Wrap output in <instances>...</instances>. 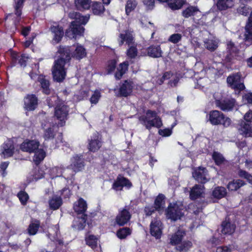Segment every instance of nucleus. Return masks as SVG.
<instances>
[{
    "mask_svg": "<svg viewBox=\"0 0 252 252\" xmlns=\"http://www.w3.org/2000/svg\"><path fill=\"white\" fill-rule=\"evenodd\" d=\"M69 17L75 20L71 23L70 26L65 32L66 35L70 38H76L78 36L83 35L84 28L81 25H86L90 19L88 15H81L76 12H70Z\"/></svg>",
    "mask_w": 252,
    "mask_h": 252,
    "instance_id": "obj_2",
    "label": "nucleus"
},
{
    "mask_svg": "<svg viewBox=\"0 0 252 252\" xmlns=\"http://www.w3.org/2000/svg\"><path fill=\"white\" fill-rule=\"evenodd\" d=\"M50 208L53 210H57L62 204V199L60 196L58 194L54 195L49 202Z\"/></svg>",
    "mask_w": 252,
    "mask_h": 252,
    "instance_id": "obj_35",
    "label": "nucleus"
},
{
    "mask_svg": "<svg viewBox=\"0 0 252 252\" xmlns=\"http://www.w3.org/2000/svg\"><path fill=\"white\" fill-rule=\"evenodd\" d=\"M86 220L85 215H84L81 218H77L74 220L72 226L77 230H82L85 226Z\"/></svg>",
    "mask_w": 252,
    "mask_h": 252,
    "instance_id": "obj_40",
    "label": "nucleus"
},
{
    "mask_svg": "<svg viewBox=\"0 0 252 252\" xmlns=\"http://www.w3.org/2000/svg\"><path fill=\"white\" fill-rule=\"evenodd\" d=\"M38 103V99L34 94H28L24 98V108L27 111L34 110Z\"/></svg>",
    "mask_w": 252,
    "mask_h": 252,
    "instance_id": "obj_18",
    "label": "nucleus"
},
{
    "mask_svg": "<svg viewBox=\"0 0 252 252\" xmlns=\"http://www.w3.org/2000/svg\"><path fill=\"white\" fill-rule=\"evenodd\" d=\"M209 121L213 125H222L224 127L230 126L232 123L229 118L225 117L223 113L218 110L210 112Z\"/></svg>",
    "mask_w": 252,
    "mask_h": 252,
    "instance_id": "obj_6",
    "label": "nucleus"
},
{
    "mask_svg": "<svg viewBox=\"0 0 252 252\" xmlns=\"http://www.w3.org/2000/svg\"><path fill=\"white\" fill-rule=\"evenodd\" d=\"M204 188L203 185H195L190 190V198L192 200L203 197Z\"/></svg>",
    "mask_w": 252,
    "mask_h": 252,
    "instance_id": "obj_26",
    "label": "nucleus"
},
{
    "mask_svg": "<svg viewBox=\"0 0 252 252\" xmlns=\"http://www.w3.org/2000/svg\"><path fill=\"white\" fill-rule=\"evenodd\" d=\"M139 121L147 129L153 126L159 127L162 125L161 120L157 116V113L151 110L147 111L145 116H141Z\"/></svg>",
    "mask_w": 252,
    "mask_h": 252,
    "instance_id": "obj_4",
    "label": "nucleus"
},
{
    "mask_svg": "<svg viewBox=\"0 0 252 252\" xmlns=\"http://www.w3.org/2000/svg\"><path fill=\"white\" fill-rule=\"evenodd\" d=\"M14 152L13 143L11 140H8L1 146L0 155L4 158L11 157Z\"/></svg>",
    "mask_w": 252,
    "mask_h": 252,
    "instance_id": "obj_13",
    "label": "nucleus"
},
{
    "mask_svg": "<svg viewBox=\"0 0 252 252\" xmlns=\"http://www.w3.org/2000/svg\"><path fill=\"white\" fill-rule=\"evenodd\" d=\"M75 48L74 51L72 53L73 57L78 59H82L86 55V52L84 47L79 44L74 45Z\"/></svg>",
    "mask_w": 252,
    "mask_h": 252,
    "instance_id": "obj_32",
    "label": "nucleus"
},
{
    "mask_svg": "<svg viewBox=\"0 0 252 252\" xmlns=\"http://www.w3.org/2000/svg\"><path fill=\"white\" fill-rule=\"evenodd\" d=\"M215 104L217 107L224 111L231 110L235 104V101L233 98L218 99L215 98Z\"/></svg>",
    "mask_w": 252,
    "mask_h": 252,
    "instance_id": "obj_12",
    "label": "nucleus"
},
{
    "mask_svg": "<svg viewBox=\"0 0 252 252\" xmlns=\"http://www.w3.org/2000/svg\"><path fill=\"white\" fill-rule=\"evenodd\" d=\"M39 143L35 140H26L24 141L20 145V149L23 152L28 153L33 152L35 150L38 148Z\"/></svg>",
    "mask_w": 252,
    "mask_h": 252,
    "instance_id": "obj_14",
    "label": "nucleus"
},
{
    "mask_svg": "<svg viewBox=\"0 0 252 252\" xmlns=\"http://www.w3.org/2000/svg\"><path fill=\"white\" fill-rule=\"evenodd\" d=\"M171 77H172V79L169 81V85L171 87L176 86L179 81V77L176 75H173L169 72H166L163 75L158 84H161L165 80L170 79Z\"/></svg>",
    "mask_w": 252,
    "mask_h": 252,
    "instance_id": "obj_29",
    "label": "nucleus"
},
{
    "mask_svg": "<svg viewBox=\"0 0 252 252\" xmlns=\"http://www.w3.org/2000/svg\"><path fill=\"white\" fill-rule=\"evenodd\" d=\"M226 194V189L223 187L216 188L212 192V195L214 197L220 199L223 197Z\"/></svg>",
    "mask_w": 252,
    "mask_h": 252,
    "instance_id": "obj_44",
    "label": "nucleus"
},
{
    "mask_svg": "<svg viewBox=\"0 0 252 252\" xmlns=\"http://www.w3.org/2000/svg\"><path fill=\"white\" fill-rule=\"evenodd\" d=\"M239 175L241 177L246 179L250 184H252V176L245 171L242 170H240Z\"/></svg>",
    "mask_w": 252,
    "mask_h": 252,
    "instance_id": "obj_59",
    "label": "nucleus"
},
{
    "mask_svg": "<svg viewBox=\"0 0 252 252\" xmlns=\"http://www.w3.org/2000/svg\"><path fill=\"white\" fill-rule=\"evenodd\" d=\"M71 163L70 168L74 172H78L83 169L84 164V162L80 157L75 156L71 159Z\"/></svg>",
    "mask_w": 252,
    "mask_h": 252,
    "instance_id": "obj_23",
    "label": "nucleus"
},
{
    "mask_svg": "<svg viewBox=\"0 0 252 252\" xmlns=\"http://www.w3.org/2000/svg\"><path fill=\"white\" fill-rule=\"evenodd\" d=\"M120 40L119 44L121 45L124 41L129 46V48L127 50V56L130 58H134L137 55V50L133 44V36L132 32L129 31H126L124 33H121L120 35Z\"/></svg>",
    "mask_w": 252,
    "mask_h": 252,
    "instance_id": "obj_5",
    "label": "nucleus"
},
{
    "mask_svg": "<svg viewBox=\"0 0 252 252\" xmlns=\"http://www.w3.org/2000/svg\"><path fill=\"white\" fill-rule=\"evenodd\" d=\"M48 106L51 107L57 105L55 108V118L56 121L55 123L58 126H62L65 125L67 118L69 109L63 102H60V100L56 96H53L47 99Z\"/></svg>",
    "mask_w": 252,
    "mask_h": 252,
    "instance_id": "obj_3",
    "label": "nucleus"
},
{
    "mask_svg": "<svg viewBox=\"0 0 252 252\" xmlns=\"http://www.w3.org/2000/svg\"><path fill=\"white\" fill-rule=\"evenodd\" d=\"M43 128L44 129V138L45 140L51 139L54 138L55 132L57 130L58 126L52 122H46L42 124Z\"/></svg>",
    "mask_w": 252,
    "mask_h": 252,
    "instance_id": "obj_11",
    "label": "nucleus"
},
{
    "mask_svg": "<svg viewBox=\"0 0 252 252\" xmlns=\"http://www.w3.org/2000/svg\"><path fill=\"white\" fill-rule=\"evenodd\" d=\"M12 60L14 62L18 61L19 63L21 66H25L26 62L28 61L29 57L28 56L23 55L19 56L16 53H13L11 54Z\"/></svg>",
    "mask_w": 252,
    "mask_h": 252,
    "instance_id": "obj_39",
    "label": "nucleus"
},
{
    "mask_svg": "<svg viewBox=\"0 0 252 252\" xmlns=\"http://www.w3.org/2000/svg\"><path fill=\"white\" fill-rule=\"evenodd\" d=\"M222 233L225 234H231L235 229V224L231 222L229 219H226L222 223Z\"/></svg>",
    "mask_w": 252,
    "mask_h": 252,
    "instance_id": "obj_28",
    "label": "nucleus"
},
{
    "mask_svg": "<svg viewBox=\"0 0 252 252\" xmlns=\"http://www.w3.org/2000/svg\"><path fill=\"white\" fill-rule=\"evenodd\" d=\"M58 59L55 61L52 68L54 79L57 82L63 81L66 76V65L70 59V51L68 47H60L57 54Z\"/></svg>",
    "mask_w": 252,
    "mask_h": 252,
    "instance_id": "obj_1",
    "label": "nucleus"
},
{
    "mask_svg": "<svg viewBox=\"0 0 252 252\" xmlns=\"http://www.w3.org/2000/svg\"><path fill=\"white\" fill-rule=\"evenodd\" d=\"M148 55L153 58H159L161 56L162 51L159 46H151L148 49Z\"/></svg>",
    "mask_w": 252,
    "mask_h": 252,
    "instance_id": "obj_37",
    "label": "nucleus"
},
{
    "mask_svg": "<svg viewBox=\"0 0 252 252\" xmlns=\"http://www.w3.org/2000/svg\"><path fill=\"white\" fill-rule=\"evenodd\" d=\"M182 37V35L180 33H174L169 36L168 41L173 43H177L181 41Z\"/></svg>",
    "mask_w": 252,
    "mask_h": 252,
    "instance_id": "obj_58",
    "label": "nucleus"
},
{
    "mask_svg": "<svg viewBox=\"0 0 252 252\" xmlns=\"http://www.w3.org/2000/svg\"><path fill=\"white\" fill-rule=\"evenodd\" d=\"M50 29L53 36L52 42L53 43H59L64 34L63 28L56 24L52 26Z\"/></svg>",
    "mask_w": 252,
    "mask_h": 252,
    "instance_id": "obj_15",
    "label": "nucleus"
},
{
    "mask_svg": "<svg viewBox=\"0 0 252 252\" xmlns=\"http://www.w3.org/2000/svg\"><path fill=\"white\" fill-rule=\"evenodd\" d=\"M243 99L245 103L252 104V93L245 94L243 97Z\"/></svg>",
    "mask_w": 252,
    "mask_h": 252,
    "instance_id": "obj_64",
    "label": "nucleus"
},
{
    "mask_svg": "<svg viewBox=\"0 0 252 252\" xmlns=\"http://www.w3.org/2000/svg\"><path fill=\"white\" fill-rule=\"evenodd\" d=\"M186 2L185 0H168L167 4L172 10L180 9Z\"/></svg>",
    "mask_w": 252,
    "mask_h": 252,
    "instance_id": "obj_38",
    "label": "nucleus"
},
{
    "mask_svg": "<svg viewBox=\"0 0 252 252\" xmlns=\"http://www.w3.org/2000/svg\"><path fill=\"white\" fill-rule=\"evenodd\" d=\"M101 96V93L99 91H94L90 99L91 104H96L97 103Z\"/></svg>",
    "mask_w": 252,
    "mask_h": 252,
    "instance_id": "obj_56",
    "label": "nucleus"
},
{
    "mask_svg": "<svg viewBox=\"0 0 252 252\" xmlns=\"http://www.w3.org/2000/svg\"><path fill=\"white\" fill-rule=\"evenodd\" d=\"M244 185V183L243 181L240 180H236L229 183L227 187L229 190L234 191L236 190Z\"/></svg>",
    "mask_w": 252,
    "mask_h": 252,
    "instance_id": "obj_46",
    "label": "nucleus"
},
{
    "mask_svg": "<svg viewBox=\"0 0 252 252\" xmlns=\"http://www.w3.org/2000/svg\"><path fill=\"white\" fill-rule=\"evenodd\" d=\"M216 73V70L214 68H205L201 70L199 73H195V78L197 79L199 77V79L197 80V84L200 86L204 87V83L208 82V78L212 77V75Z\"/></svg>",
    "mask_w": 252,
    "mask_h": 252,
    "instance_id": "obj_10",
    "label": "nucleus"
},
{
    "mask_svg": "<svg viewBox=\"0 0 252 252\" xmlns=\"http://www.w3.org/2000/svg\"><path fill=\"white\" fill-rule=\"evenodd\" d=\"M137 5V2L136 0H127L125 6V10L126 15H129L130 12L133 11Z\"/></svg>",
    "mask_w": 252,
    "mask_h": 252,
    "instance_id": "obj_47",
    "label": "nucleus"
},
{
    "mask_svg": "<svg viewBox=\"0 0 252 252\" xmlns=\"http://www.w3.org/2000/svg\"><path fill=\"white\" fill-rule=\"evenodd\" d=\"M204 45L208 50L213 51L218 47V41L217 39H209L205 41Z\"/></svg>",
    "mask_w": 252,
    "mask_h": 252,
    "instance_id": "obj_49",
    "label": "nucleus"
},
{
    "mask_svg": "<svg viewBox=\"0 0 252 252\" xmlns=\"http://www.w3.org/2000/svg\"><path fill=\"white\" fill-rule=\"evenodd\" d=\"M227 82L232 88L235 90L242 91L245 88L243 79L240 73H236L229 75L227 78Z\"/></svg>",
    "mask_w": 252,
    "mask_h": 252,
    "instance_id": "obj_8",
    "label": "nucleus"
},
{
    "mask_svg": "<svg viewBox=\"0 0 252 252\" xmlns=\"http://www.w3.org/2000/svg\"><path fill=\"white\" fill-rule=\"evenodd\" d=\"M131 184L129 180L124 177L118 178L113 185V189L116 190H121L124 187L129 188Z\"/></svg>",
    "mask_w": 252,
    "mask_h": 252,
    "instance_id": "obj_24",
    "label": "nucleus"
},
{
    "mask_svg": "<svg viewBox=\"0 0 252 252\" xmlns=\"http://www.w3.org/2000/svg\"><path fill=\"white\" fill-rule=\"evenodd\" d=\"M185 235V231L179 228L175 233L169 235V243L172 245H179Z\"/></svg>",
    "mask_w": 252,
    "mask_h": 252,
    "instance_id": "obj_20",
    "label": "nucleus"
},
{
    "mask_svg": "<svg viewBox=\"0 0 252 252\" xmlns=\"http://www.w3.org/2000/svg\"><path fill=\"white\" fill-rule=\"evenodd\" d=\"M183 208L181 204L170 203L166 211L167 218L173 220L180 219L184 215L182 212Z\"/></svg>",
    "mask_w": 252,
    "mask_h": 252,
    "instance_id": "obj_7",
    "label": "nucleus"
},
{
    "mask_svg": "<svg viewBox=\"0 0 252 252\" xmlns=\"http://www.w3.org/2000/svg\"><path fill=\"white\" fill-rule=\"evenodd\" d=\"M164 199V195L162 194H159L155 200L154 208L153 207H145V211L146 215L148 216L151 215L154 212L155 210L158 211L161 210L163 207Z\"/></svg>",
    "mask_w": 252,
    "mask_h": 252,
    "instance_id": "obj_17",
    "label": "nucleus"
},
{
    "mask_svg": "<svg viewBox=\"0 0 252 252\" xmlns=\"http://www.w3.org/2000/svg\"><path fill=\"white\" fill-rule=\"evenodd\" d=\"M198 13H200V11L196 6H189L182 11V15L186 18L194 16Z\"/></svg>",
    "mask_w": 252,
    "mask_h": 252,
    "instance_id": "obj_33",
    "label": "nucleus"
},
{
    "mask_svg": "<svg viewBox=\"0 0 252 252\" xmlns=\"http://www.w3.org/2000/svg\"><path fill=\"white\" fill-rule=\"evenodd\" d=\"M74 210L78 214H83L87 209L86 201L82 198H80L73 205Z\"/></svg>",
    "mask_w": 252,
    "mask_h": 252,
    "instance_id": "obj_27",
    "label": "nucleus"
},
{
    "mask_svg": "<svg viewBox=\"0 0 252 252\" xmlns=\"http://www.w3.org/2000/svg\"><path fill=\"white\" fill-rule=\"evenodd\" d=\"M244 39L246 41L252 42V12H251L249 21L245 27Z\"/></svg>",
    "mask_w": 252,
    "mask_h": 252,
    "instance_id": "obj_31",
    "label": "nucleus"
},
{
    "mask_svg": "<svg viewBox=\"0 0 252 252\" xmlns=\"http://www.w3.org/2000/svg\"><path fill=\"white\" fill-rule=\"evenodd\" d=\"M128 63L125 62L121 63L117 68V71L115 74V77L119 79L121 78L124 74H125L127 70Z\"/></svg>",
    "mask_w": 252,
    "mask_h": 252,
    "instance_id": "obj_41",
    "label": "nucleus"
},
{
    "mask_svg": "<svg viewBox=\"0 0 252 252\" xmlns=\"http://www.w3.org/2000/svg\"><path fill=\"white\" fill-rule=\"evenodd\" d=\"M38 81L40 83L42 92L45 94L50 93L49 82L43 75H39L38 77Z\"/></svg>",
    "mask_w": 252,
    "mask_h": 252,
    "instance_id": "obj_36",
    "label": "nucleus"
},
{
    "mask_svg": "<svg viewBox=\"0 0 252 252\" xmlns=\"http://www.w3.org/2000/svg\"><path fill=\"white\" fill-rule=\"evenodd\" d=\"M17 196L19 198L22 204H25L27 202L29 198L28 194L24 191H20L18 193Z\"/></svg>",
    "mask_w": 252,
    "mask_h": 252,
    "instance_id": "obj_57",
    "label": "nucleus"
},
{
    "mask_svg": "<svg viewBox=\"0 0 252 252\" xmlns=\"http://www.w3.org/2000/svg\"><path fill=\"white\" fill-rule=\"evenodd\" d=\"M212 158L214 160L215 163L217 165H220L224 160V158L222 155L217 152H214L212 154Z\"/></svg>",
    "mask_w": 252,
    "mask_h": 252,
    "instance_id": "obj_55",
    "label": "nucleus"
},
{
    "mask_svg": "<svg viewBox=\"0 0 252 252\" xmlns=\"http://www.w3.org/2000/svg\"><path fill=\"white\" fill-rule=\"evenodd\" d=\"M101 147V143L98 139L92 140L89 143V150L94 152L97 151Z\"/></svg>",
    "mask_w": 252,
    "mask_h": 252,
    "instance_id": "obj_53",
    "label": "nucleus"
},
{
    "mask_svg": "<svg viewBox=\"0 0 252 252\" xmlns=\"http://www.w3.org/2000/svg\"><path fill=\"white\" fill-rule=\"evenodd\" d=\"M68 170V169H64L61 166H56L50 168L48 171V174L52 179L63 176L66 180H68L70 178V177L67 176L66 173H65V172Z\"/></svg>",
    "mask_w": 252,
    "mask_h": 252,
    "instance_id": "obj_19",
    "label": "nucleus"
},
{
    "mask_svg": "<svg viewBox=\"0 0 252 252\" xmlns=\"http://www.w3.org/2000/svg\"><path fill=\"white\" fill-rule=\"evenodd\" d=\"M40 222L38 220H32L28 228V232L30 235H34L36 234L39 228Z\"/></svg>",
    "mask_w": 252,
    "mask_h": 252,
    "instance_id": "obj_43",
    "label": "nucleus"
},
{
    "mask_svg": "<svg viewBox=\"0 0 252 252\" xmlns=\"http://www.w3.org/2000/svg\"><path fill=\"white\" fill-rule=\"evenodd\" d=\"M74 3L79 10L88 9L90 7L91 0H75Z\"/></svg>",
    "mask_w": 252,
    "mask_h": 252,
    "instance_id": "obj_42",
    "label": "nucleus"
},
{
    "mask_svg": "<svg viewBox=\"0 0 252 252\" xmlns=\"http://www.w3.org/2000/svg\"><path fill=\"white\" fill-rule=\"evenodd\" d=\"M235 4L234 0H217V7L220 10L232 8Z\"/></svg>",
    "mask_w": 252,
    "mask_h": 252,
    "instance_id": "obj_30",
    "label": "nucleus"
},
{
    "mask_svg": "<svg viewBox=\"0 0 252 252\" xmlns=\"http://www.w3.org/2000/svg\"><path fill=\"white\" fill-rule=\"evenodd\" d=\"M163 225L158 219L152 220L150 225V233L157 240L160 239L162 235Z\"/></svg>",
    "mask_w": 252,
    "mask_h": 252,
    "instance_id": "obj_9",
    "label": "nucleus"
},
{
    "mask_svg": "<svg viewBox=\"0 0 252 252\" xmlns=\"http://www.w3.org/2000/svg\"><path fill=\"white\" fill-rule=\"evenodd\" d=\"M131 218V215L129 212L126 209L120 211L116 218V223L123 226L128 222Z\"/></svg>",
    "mask_w": 252,
    "mask_h": 252,
    "instance_id": "obj_21",
    "label": "nucleus"
},
{
    "mask_svg": "<svg viewBox=\"0 0 252 252\" xmlns=\"http://www.w3.org/2000/svg\"><path fill=\"white\" fill-rule=\"evenodd\" d=\"M192 176L198 182L205 183L207 182V171L205 168L198 167L192 172Z\"/></svg>",
    "mask_w": 252,
    "mask_h": 252,
    "instance_id": "obj_22",
    "label": "nucleus"
},
{
    "mask_svg": "<svg viewBox=\"0 0 252 252\" xmlns=\"http://www.w3.org/2000/svg\"><path fill=\"white\" fill-rule=\"evenodd\" d=\"M55 230L56 231L55 233H52V229H50L49 230V237L52 241H58L59 244H62L63 241L59 239L58 237V228L57 226L55 227Z\"/></svg>",
    "mask_w": 252,
    "mask_h": 252,
    "instance_id": "obj_54",
    "label": "nucleus"
},
{
    "mask_svg": "<svg viewBox=\"0 0 252 252\" xmlns=\"http://www.w3.org/2000/svg\"><path fill=\"white\" fill-rule=\"evenodd\" d=\"M59 196H62L63 198H67L70 194V191L68 189L64 188L58 192Z\"/></svg>",
    "mask_w": 252,
    "mask_h": 252,
    "instance_id": "obj_60",
    "label": "nucleus"
},
{
    "mask_svg": "<svg viewBox=\"0 0 252 252\" xmlns=\"http://www.w3.org/2000/svg\"><path fill=\"white\" fill-rule=\"evenodd\" d=\"M92 10L94 14L99 15L103 13L104 7L101 3L95 2L93 4Z\"/></svg>",
    "mask_w": 252,
    "mask_h": 252,
    "instance_id": "obj_48",
    "label": "nucleus"
},
{
    "mask_svg": "<svg viewBox=\"0 0 252 252\" xmlns=\"http://www.w3.org/2000/svg\"><path fill=\"white\" fill-rule=\"evenodd\" d=\"M87 245L91 247L93 249H95L97 245V238L94 235H89L86 237Z\"/></svg>",
    "mask_w": 252,
    "mask_h": 252,
    "instance_id": "obj_51",
    "label": "nucleus"
},
{
    "mask_svg": "<svg viewBox=\"0 0 252 252\" xmlns=\"http://www.w3.org/2000/svg\"><path fill=\"white\" fill-rule=\"evenodd\" d=\"M34 156L33 157V162L36 165H38L42 161L45 157L46 153L45 151L41 149L35 150Z\"/></svg>",
    "mask_w": 252,
    "mask_h": 252,
    "instance_id": "obj_34",
    "label": "nucleus"
},
{
    "mask_svg": "<svg viewBox=\"0 0 252 252\" xmlns=\"http://www.w3.org/2000/svg\"><path fill=\"white\" fill-rule=\"evenodd\" d=\"M131 230L127 227H124L120 229L117 232V236L121 239L126 238L128 235H130Z\"/></svg>",
    "mask_w": 252,
    "mask_h": 252,
    "instance_id": "obj_52",
    "label": "nucleus"
},
{
    "mask_svg": "<svg viewBox=\"0 0 252 252\" xmlns=\"http://www.w3.org/2000/svg\"><path fill=\"white\" fill-rule=\"evenodd\" d=\"M135 87V85L132 81H125L120 88L119 93L120 95L124 97L130 95Z\"/></svg>",
    "mask_w": 252,
    "mask_h": 252,
    "instance_id": "obj_16",
    "label": "nucleus"
},
{
    "mask_svg": "<svg viewBox=\"0 0 252 252\" xmlns=\"http://www.w3.org/2000/svg\"><path fill=\"white\" fill-rule=\"evenodd\" d=\"M143 3L149 9L153 8L155 4V0H142Z\"/></svg>",
    "mask_w": 252,
    "mask_h": 252,
    "instance_id": "obj_63",
    "label": "nucleus"
},
{
    "mask_svg": "<svg viewBox=\"0 0 252 252\" xmlns=\"http://www.w3.org/2000/svg\"><path fill=\"white\" fill-rule=\"evenodd\" d=\"M116 62L114 60H112L108 63L107 66V71L108 73H110L114 71L116 67Z\"/></svg>",
    "mask_w": 252,
    "mask_h": 252,
    "instance_id": "obj_61",
    "label": "nucleus"
},
{
    "mask_svg": "<svg viewBox=\"0 0 252 252\" xmlns=\"http://www.w3.org/2000/svg\"><path fill=\"white\" fill-rule=\"evenodd\" d=\"M159 134L162 136H169L172 133V130L170 128H165L163 129H159Z\"/></svg>",
    "mask_w": 252,
    "mask_h": 252,
    "instance_id": "obj_62",
    "label": "nucleus"
},
{
    "mask_svg": "<svg viewBox=\"0 0 252 252\" xmlns=\"http://www.w3.org/2000/svg\"><path fill=\"white\" fill-rule=\"evenodd\" d=\"M192 247V243L190 241H184L176 247L179 252H187Z\"/></svg>",
    "mask_w": 252,
    "mask_h": 252,
    "instance_id": "obj_50",
    "label": "nucleus"
},
{
    "mask_svg": "<svg viewBox=\"0 0 252 252\" xmlns=\"http://www.w3.org/2000/svg\"><path fill=\"white\" fill-rule=\"evenodd\" d=\"M238 128L241 134L245 137H252V126L251 125L241 121Z\"/></svg>",
    "mask_w": 252,
    "mask_h": 252,
    "instance_id": "obj_25",
    "label": "nucleus"
},
{
    "mask_svg": "<svg viewBox=\"0 0 252 252\" xmlns=\"http://www.w3.org/2000/svg\"><path fill=\"white\" fill-rule=\"evenodd\" d=\"M23 1L24 0H15V14L17 16V18L15 21V24L16 23H18L20 21V16L21 15V7H22Z\"/></svg>",
    "mask_w": 252,
    "mask_h": 252,
    "instance_id": "obj_45",
    "label": "nucleus"
}]
</instances>
